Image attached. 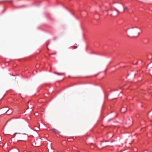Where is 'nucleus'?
I'll return each instance as SVG.
<instances>
[{"label": "nucleus", "instance_id": "1", "mask_svg": "<svg viewBox=\"0 0 152 152\" xmlns=\"http://www.w3.org/2000/svg\"><path fill=\"white\" fill-rule=\"evenodd\" d=\"M139 29V28L136 27L133 28L132 30H129L128 31H126V32L128 35L130 37H137L139 34V32L138 31Z\"/></svg>", "mask_w": 152, "mask_h": 152}, {"label": "nucleus", "instance_id": "2", "mask_svg": "<svg viewBox=\"0 0 152 152\" xmlns=\"http://www.w3.org/2000/svg\"><path fill=\"white\" fill-rule=\"evenodd\" d=\"M26 136L27 135L26 134H20L19 136L20 137L19 140L21 141H24V138L26 137Z\"/></svg>", "mask_w": 152, "mask_h": 152}, {"label": "nucleus", "instance_id": "3", "mask_svg": "<svg viewBox=\"0 0 152 152\" xmlns=\"http://www.w3.org/2000/svg\"><path fill=\"white\" fill-rule=\"evenodd\" d=\"M132 118H131V119H130L129 118L128 119V121H127L126 122V124H131V125L132 124Z\"/></svg>", "mask_w": 152, "mask_h": 152}, {"label": "nucleus", "instance_id": "4", "mask_svg": "<svg viewBox=\"0 0 152 152\" xmlns=\"http://www.w3.org/2000/svg\"><path fill=\"white\" fill-rule=\"evenodd\" d=\"M148 68L150 71L152 70V63H150L148 65Z\"/></svg>", "mask_w": 152, "mask_h": 152}, {"label": "nucleus", "instance_id": "5", "mask_svg": "<svg viewBox=\"0 0 152 152\" xmlns=\"http://www.w3.org/2000/svg\"><path fill=\"white\" fill-rule=\"evenodd\" d=\"M121 111L122 113H124L126 111V108L123 107L121 109Z\"/></svg>", "mask_w": 152, "mask_h": 152}, {"label": "nucleus", "instance_id": "6", "mask_svg": "<svg viewBox=\"0 0 152 152\" xmlns=\"http://www.w3.org/2000/svg\"><path fill=\"white\" fill-rule=\"evenodd\" d=\"M9 110H7V111H6V113H7L8 115L10 114L12 112V111L9 112Z\"/></svg>", "mask_w": 152, "mask_h": 152}, {"label": "nucleus", "instance_id": "7", "mask_svg": "<svg viewBox=\"0 0 152 152\" xmlns=\"http://www.w3.org/2000/svg\"><path fill=\"white\" fill-rule=\"evenodd\" d=\"M52 130L55 133H57L58 132V131L55 129H52Z\"/></svg>", "mask_w": 152, "mask_h": 152}, {"label": "nucleus", "instance_id": "8", "mask_svg": "<svg viewBox=\"0 0 152 152\" xmlns=\"http://www.w3.org/2000/svg\"><path fill=\"white\" fill-rule=\"evenodd\" d=\"M35 127L36 128V129H34V130H35L36 131H38L39 129V128H38L36 126H35Z\"/></svg>", "mask_w": 152, "mask_h": 152}, {"label": "nucleus", "instance_id": "9", "mask_svg": "<svg viewBox=\"0 0 152 152\" xmlns=\"http://www.w3.org/2000/svg\"><path fill=\"white\" fill-rule=\"evenodd\" d=\"M54 73L57 74L58 75H63V73H57V72H54Z\"/></svg>", "mask_w": 152, "mask_h": 152}, {"label": "nucleus", "instance_id": "10", "mask_svg": "<svg viewBox=\"0 0 152 152\" xmlns=\"http://www.w3.org/2000/svg\"><path fill=\"white\" fill-rule=\"evenodd\" d=\"M128 7H125L124 8V10H128Z\"/></svg>", "mask_w": 152, "mask_h": 152}, {"label": "nucleus", "instance_id": "11", "mask_svg": "<svg viewBox=\"0 0 152 152\" xmlns=\"http://www.w3.org/2000/svg\"><path fill=\"white\" fill-rule=\"evenodd\" d=\"M138 64V62H137L135 64Z\"/></svg>", "mask_w": 152, "mask_h": 152}]
</instances>
